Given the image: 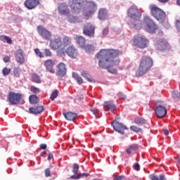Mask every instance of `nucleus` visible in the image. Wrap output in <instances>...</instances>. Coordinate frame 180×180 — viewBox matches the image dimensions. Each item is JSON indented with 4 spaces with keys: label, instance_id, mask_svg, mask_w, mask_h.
Returning a JSON list of instances; mask_svg holds the SVG:
<instances>
[{
    "label": "nucleus",
    "instance_id": "1",
    "mask_svg": "<svg viewBox=\"0 0 180 180\" xmlns=\"http://www.w3.org/2000/svg\"><path fill=\"white\" fill-rule=\"evenodd\" d=\"M69 5L71 12L75 15H78L86 5V8L83 11V16L85 19L91 18L98 9L94 1H87L86 0H69Z\"/></svg>",
    "mask_w": 180,
    "mask_h": 180
},
{
    "label": "nucleus",
    "instance_id": "2",
    "mask_svg": "<svg viewBox=\"0 0 180 180\" xmlns=\"http://www.w3.org/2000/svg\"><path fill=\"white\" fill-rule=\"evenodd\" d=\"M96 58L99 60L98 65L100 68L107 70L108 72L113 74V50H101L96 55Z\"/></svg>",
    "mask_w": 180,
    "mask_h": 180
},
{
    "label": "nucleus",
    "instance_id": "3",
    "mask_svg": "<svg viewBox=\"0 0 180 180\" xmlns=\"http://www.w3.org/2000/svg\"><path fill=\"white\" fill-rule=\"evenodd\" d=\"M128 16L131 20L128 22L130 29L140 30L143 27V22L140 20L141 18V12L136 6H131L128 10Z\"/></svg>",
    "mask_w": 180,
    "mask_h": 180
},
{
    "label": "nucleus",
    "instance_id": "4",
    "mask_svg": "<svg viewBox=\"0 0 180 180\" xmlns=\"http://www.w3.org/2000/svg\"><path fill=\"white\" fill-rule=\"evenodd\" d=\"M153 67V59L150 56H142L139 69L136 72L137 77H143Z\"/></svg>",
    "mask_w": 180,
    "mask_h": 180
},
{
    "label": "nucleus",
    "instance_id": "5",
    "mask_svg": "<svg viewBox=\"0 0 180 180\" xmlns=\"http://www.w3.org/2000/svg\"><path fill=\"white\" fill-rule=\"evenodd\" d=\"M149 8L150 9L153 16L157 19V20H159L160 22L165 20V12H164L161 8L157 7L155 5H150Z\"/></svg>",
    "mask_w": 180,
    "mask_h": 180
},
{
    "label": "nucleus",
    "instance_id": "6",
    "mask_svg": "<svg viewBox=\"0 0 180 180\" xmlns=\"http://www.w3.org/2000/svg\"><path fill=\"white\" fill-rule=\"evenodd\" d=\"M144 22L146 25V32L150 34L155 33V30L158 29V26L155 25V22H154V21H153L148 16L144 17Z\"/></svg>",
    "mask_w": 180,
    "mask_h": 180
},
{
    "label": "nucleus",
    "instance_id": "7",
    "mask_svg": "<svg viewBox=\"0 0 180 180\" xmlns=\"http://www.w3.org/2000/svg\"><path fill=\"white\" fill-rule=\"evenodd\" d=\"M22 99V94L11 91L8 95V101L11 105H18L20 103Z\"/></svg>",
    "mask_w": 180,
    "mask_h": 180
},
{
    "label": "nucleus",
    "instance_id": "8",
    "mask_svg": "<svg viewBox=\"0 0 180 180\" xmlns=\"http://www.w3.org/2000/svg\"><path fill=\"white\" fill-rule=\"evenodd\" d=\"M134 46H147L148 44V39L143 35H135L133 38Z\"/></svg>",
    "mask_w": 180,
    "mask_h": 180
},
{
    "label": "nucleus",
    "instance_id": "9",
    "mask_svg": "<svg viewBox=\"0 0 180 180\" xmlns=\"http://www.w3.org/2000/svg\"><path fill=\"white\" fill-rule=\"evenodd\" d=\"M37 29L39 34H40L42 39L44 40H50V39H51V32L47 30V29L41 25H39Z\"/></svg>",
    "mask_w": 180,
    "mask_h": 180
},
{
    "label": "nucleus",
    "instance_id": "10",
    "mask_svg": "<svg viewBox=\"0 0 180 180\" xmlns=\"http://www.w3.org/2000/svg\"><path fill=\"white\" fill-rule=\"evenodd\" d=\"M83 33L86 36H89V37H94V34H95V26L91 22L87 23L84 27Z\"/></svg>",
    "mask_w": 180,
    "mask_h": 180
},
{
    "label": "nucleus",
    "instance_id": "11",
    "mask_svg": "<svg viewBox=\"0 0 180 180\" xmlns=\"http://www.w3.org/2000/svg\"><path fill=\"white\" fill-rule=\"evenodd\" d=\"M56 75L58 77H65L67 75V68L64 63L60 62L57 65Z\"/></svg>",
    "mask_w": 180,
    "mask_h": 180
},
{
    "label": "nucleus",
    "instance_id": "12",
    "mask_svg": "<svg viewBox=\"0 0 180 180\" xmlns=\"http://www.w3.org/2000/svg\"><path fill=\"white\" fill-rule=\"evenodd\" d=\"M58 11L60 15L63 16H67V15H70V8H68V5L65 3H62L58 5Z\"/></svg>",
    "mask_w": 180,
    "mask_h": 180
},
{
    "label": "nucleus",
    "instance_id": "13",
    "mask_svg": "<svg viewBox=\"0 0 180 180\" xmlns=\"http://www.w3.org/2000/svg\"><path fill=\"white\" fill-rule=\"evenodd\" d=\"M38 5H40V0H26L24 2V6L29 10L34 9Z\"/></svg>",
    "mask_w": 180,
    "mask_h": 180
},
{
    "label": "nucleus",
    "instance_id": "14",
    "mask_svg": "<svg viewBox=\"0 0 180 180\" xmlns=\"http://www.w3.org/2000/svg\"><path fill=\"white\" fill-rule=\"evenodd\" d=\"M44 65L47 71H49V72H51V74H54V72H56V70H54V65H56V61H54L53 60L49 59L45 60Z\"/></svg>",
    "mask_w": 180,
    "mask_h": 180
},
{
    "label": "nucleus",
    "instance_id": "15",
    "mask_svg": "<svg viewBox=\"0 0 180 180\" xmlns=\"http://www.w3.org/2000/svg\"><path fill=\"white\" fill-rule=\"evenodd\" d=\"M155 113L158 117L162 119L167 115V108L165 106L159 105L155 109Z\"/></svg>",
    "mask_w": 180,
    "mask_h": 180
},
{
    "label": "nucleus",
    "instance_id": "16",
    "mask_svg": "<svg viewBox=\"0 0 180 180\" xmlns=\"http://www.w3.org/2000/svg\"><path fill=\"white\" fill-rule=\"evenodd\" d=\"M66 54H68L70 58L75 59L78 58V51H77V49H75L74 46H68L66 49Z\"/></svg>",
    "mask_w": 180,
    "mask_h": 180
},
{
    "label": "nucleus",
    "instance_id": "17",
    "mask_svg": "<svg viewBox=\"0 0 180 180\" xmlns=\"http://www.w3.org/2000/svg\"><path fill=\"white\" fill-rule=\"evenodd\" d=\"M114 130L115 131H117L118 133H120L121 134H123L124 133V130H127V127L126 126L123 125L119 122H115L113 126Z\"/></svg>",
    "mask_w": 180,
    "mask_h": 180
},
{
    "label": "nucleus",
    "instance_id": "18",
    "mask_svg": "<svg viewBox=\"0 0 180 180\" xmlns=\"http://www.w3.org/2000/svg\"><path fill=\"white\" fill-rule=\"evenodd\" d=\"M15 60L18 64L21 65L25 64V56H23V51L18 50L15 53Z\"/></svg>",
    "mask_w": 180,
    "mask_h": 180
},
{
    "label": "nucleus",
    "instance_id": "19",
    "mask_svg": "<svg viewBox=\"0 0 180 180\" xmlns=\"http://www.w3.org/2000/svg\"><path fill=\"white\" fill-rule=\"evenodd\" d=\"M63 116L66 119V120H69L70 122H72L78 117V114L72 112H63Z\"/></svg>",
    "mask_w": 180,
    "mask_h": 180
},
{
    "label": "nucleus",
    "instance_id": "20",
    "mask_svg": "<svg viewBox=\"0 0 180 180\" xmlns=\"http://www.w3.org/2000/svg\"><path fill=\"white\" fill-rule=\"evenodd\" d=\"M53 50H56V53L58 56H65V53H67V49H65V46H52Z\"/></svg>",
    "mask_w": 180,
    "mask_h": 180
},
{
    "label": "nucleus",
    "instance_id": "21",
    "mask_svg": "<svg viewBox=\"0 0 180 180\" xmlns=\"http://www.w3.org/2000/svg\"><path fill=\"white\" fill-rule=\"evenodd\" d=\"M98 18L100 20H106L108 19V11L105 8H100Z\"/></svg>",
    "mask_w": 180,
    "mask_h": 180
},
{
    "label": "nucleus",
    "instance_id": "22",
    "mask_svg": "<svg viewBox=\"0 0 180 180\" xmlns=\"http://www.w3.org/2000/svg\"><path fill=\"white\" fill-rule=\"evenodd\" d=\"M44 110V108L43 106H37L36 108H30L29 112L31 113V115H40L41 112Z\"/></svg>",
    "mask_w": 180,
    "mask_h": 180
},
{
    "label": "nucleus",
    "instance_id": "23",
    "mask_svg": "<svg viewBox=\"0 0 180 180\" xmlns=\"http://www.w3.org/2000/svg\"><path fill=\"white\" fill-rule=\"evenodd\" d=\"M119 56H122V51L119 50H114L113 51V61H114V65H117L120 63V60L117 58Z\"/></svg>",
    "mask_w": 180,
    "mask_h": 180
},
{
    "label": "nucleus",
    "instance_id": "24",
    "mask_svg": "<svg viewBox=\"0 0 180 180\" xmlns=\"http://www.w3.org/2000/svg\"><path fill=\"white\" fill-rule=\"evenodd\" d=\"M103 105L106 112H113V103L112 101H105Z\"/></svg>",
    "mask_w": 180,
    "mask_h": 180
},
{
    "label": "nucleus",
    "instance_id": "25",
    "mask_svg": "<svg viewBox=\"0 0 180 180\" xmlns=\"http://www.w3.org/2000/svg\"><path fill=\"white\" fill-rule=\"evenodd\" d=\"M134 122L135 124H137L138 126H144V124L147 123V121L146 120V119L140 117H135Z\"/></svg>",
    "mask_w": 180,
    "mask_h": 180
},
{
    "label": "nucleus",
    "instance_id": "26",
    "mask_svg": "<svg viewBox=\"0 0 180 180\" xmlns=\"http://www.w3.org/2000/svg\"><path fill=\"white\" fill-rule=\"evenodd\" d=\"M149 178L151 180H165L167 177L164 174H160L159 176L155 174H150Z\"/></svg>",
    "mask_w": 180,
    "mask_h": 180
},
{
    "label": "nucleus",
    "instance_id": "27",
    "mask_svg": "<svg viewBox=\"0 0 180 180\" xmlns=\"http://www.w3.org/2000/svg\"><path fill=\"white\" fill-rule=\"evenodd\" d=\"M154 43L155 44H158V46H168V41L161 38H156L154 40Z\"/></svg>",
    "mask_w": 180,
    "mask_h": 180
},
{
    "label": "nucleus",
    "instance_id": "28",
    "mask_svg": "<svg viewBox=\"0 0 180 180\" xmlns=\"http://www.w3.org/2000/svg\"><path fill=\"white\" fill-rule=\"evenodd\" d=\"M31 77L33 82H35L36 84L41 83V79H40V76L37 75V73H32Z\"/></svg>",
    "mask_w": 180,
    "mask_h": 180
},
{
    "label": "nucleus",
    "instance_id": "29",
    "mask_svg": "<svg viewBox=\"0 0 180 180\" xmlns=\"http://www.w3.org/2000/svg\"><path fill=\"white\" fill-rule=\"evenodd\" d=\"M29 101L31 105H37V103H39V97L36 95H31L29 98Z\"/></svg>",
    "mask_w": 180,
    "mask_h": 180
},
{
    "label": "nucleus",
    "instance_id": "30",
    "mask_svg": "<svg viewBox=\"0 0 180 180\" xmlns=\"http://www.w3.org/2000/svg\"><path fill=\"white\" fill-rule=\"evenodd\" d=\"M137 150H139V145L134 143L127 149V153L130 154L132 151H137Z\"/></svg>",
    "mask_w": 180,
    "mask_h": 180
},
{
    "label": "nucleus",
    "instance_id": "31",
    "mask_svg": "<svg viewBox=\"0 0 180 180\" xmlns=\"http://www.w3.org/2000/svg\"><path fill=\"white\" fill-rule=\"evenodd\" d=\"M68 19L70 23H78L79 22V18L71 15L68 16Z\"/></svg>",
    "mask_w": 180,
    "mask_h": 180
},
{
    "label": "nucleus",
    "instance_id": "32",
    "mask_svg": "<svg viewBox=\"0 0 180 180\" xmlns=\"http://www.w3.org/2000/svg\"><path fill=\"white\" fill-rule=\"evenodd\" d=\"M61 45V38L58 37L56 39L51 40L50 46H60Z\"/></svg>",
    "mask_w": 180,
    "mask_h": 180
},
{
    "label": "nucleus",
    "instance_id": "33",
    "mask_svg": "<svg viewBox=\"0 0 180 180\" xmlns=\"http://www.w3.org/2000/svg\"><path fill=\"white\" fill-rule=\"evenodd\" d=\"M82 77L86 78V79L89 82H95V80H94V79H92L91 75H89V74L86 73V72H85V71L82 72Z\"/></svg>",
    "mask_w": 180,
    "mask_h": 180
},
{
    "label": "nucleus",
    "instance_id": "34",
    "mask_svg": "<svg viewBox=\"0 0 180 180\" xmlns=\"http://www.w3.org/2000/svg\"><path fill=\"white\" fill-rule=\"evenodd\" d=\"M0 40H1V41H6L8 44H12V39L8 36L1 35Z\"/></svg>",
    "mask_w": 180,
    "mask_h": 180
},
{
    "label": "nucleus",
    "instance_id": "35",
    "mask_svg": "<svg viewBox=\"0 0 180 180\" xmlns=\"http://www.w3.org/2000/svg\"><path fill=\"white\" fill-rule=\"evenodd\" d=\"M72 77L75 79H76L77 82L79 84V85H81V84H83L82 78L78 75V74L73 72Z\"/></svg>",
    "mask_w": 180,
    "mask_h": 180
},
{
    "label": "nucleus",
    "instance_id": "36",
    "mask_svg": "<svg viewBox=\"0 0 180 180\" xmlns=\"http://www.w3.org/2000/svg\"><path fill=\"white\" fill-rule=\"evenodd\" d=\"M86 40L84 37H77V42L78 43L79 46H85Z\"/></svg>",
    "mask_w": 180,
    "mask_h": 180
},
{
    "label": "nucleus",
    "instance_id": "37",
    "mask_svg": "<svg viewBox=\"0 0 180 180\" xmlns=\"http://www.w3.org/2000/svg\"><path fill=\"white\" fill-rule=\"evenodd\" d=\"M20 68H14L13 71L14 77L19 78L20 77Z\"/></svg>",
    "mask_w": 180,
    "mask_h": 180
},
{
    "label": "nucleus",
    "instance_id": "38",
    "mask_svg": "<svg viewBox=\"0 0 180 180\" xmlns=\"http://www.w3.org/2000/svg\"><path fill=\"white\" fill-rule=\"evenodd\" d=\"M130 129L135 133H141L143 131V129H141V128H139L137 126L134 125L131 126Z\"/></svg>",
    "mask_w": 180,
    "mask_h": 180
},
{
    "label": "nucleus",
    "instance_id": "39",
    "mask_svg": "<svg viewBox=\"0 0 180 180\" xmlns=\"http://www.w3.org/2000/svg\"><path fill=\"white\" fill-rule=\"evenodd\" d=\"M11 68H8V67H5L3 70H2V74L4 75V77H6L8 75H9L11 74Z\"/></svg>",
    "mask_w": 180,
    "mask_h": 180
},
{
    "label": "nucleus",
    "instance_id": "40",
    "mask_svg": "<svg viewBox=\"0 0 180 180\" xmlns=\"http://www.w3.org/2000/svg\"><path fill=\"white\" fill-rule=\"evenodd\" d=\"M78 169H79V165H78L77 163L73 164L72 172L75 174V175L78 174Z\"/></svg>",
    "mask_w": 180,
    "mask_h": 180
},
{
    "label": "nucleus",
    "instance_id": "41",
    "mask_svg": "<svg viewBox=\"0 0 180 180\" xmlns=\"http://www.w3.org/2000/svg\"><path fill=\"white\" fill-rule=\"evenodd\" d=\"M58 96V91L55 90L52 92L50 99L51 101H54V99H56V98H57Z\"/></svg>",
    "mask_w": 180,
    "mask_h": 180
},
{
    "label": "nucleus",
    "instance_id": "42",
    "mask_svg": "<svg viewBox=\"0 0 180 180\" xmlns=\"http://www.w3.org/2000/svg\"><path fill=\"white\" fill-rule=\"evenodd\" d=\"M172 97L174 99H180V93L175 90L172 92Z\"/></svg>",
    "mask_w": 180,
    "mask_h": 180
},
{
    "label": "nucleus",
    "instance_id": "43",
    "mask_svg": "<svg viewBox=\"0 0 180 180\" xmlns=\"http://www.w3.org/2000/svg\"><path fill=\"white\" fill-rule=\"evenodd\" d=\"M63 41L64 46H68V44H70V43H71V39L68 37H64Z\"/></svg>",
    "mask_w": 180,
    "mask_h": 180
},
{
    "label": "nucleus",
    "instance_id": "44",
    "mask_svg": "<svg viewBox=\"0 0 180 180\" xmlns=\"http://www.w3.org/2000/svg\"><path fill=\"white\" fill-rule=\"evenodd\" d=\"M34 51L36 53V54L40 58H43V57H44V56L43 55V53H41L40 51V49H35Z\"/></svg>",
    "mask_w": 180,
    "mask_h": 180
},
{
    "label": "nucleus",
    "instance_id": "45",
    "mask_svg": "<svg viewBox=\"0 0 180 180\" xmlns=\"http://www.w3.org/2000/svg\"><path fill=\"white\" fill-rule=\"evenodd\" d=\"M30 91L31 92H32V94H39V92H40V90L38 88L34 87L33 86H31Z\"/></svg>",
    "mask_w": 180,
    "mask_h": 180
},
{
    "label": "nucleus",
    "instance_id": "46",
    "mask_svg": "<svg viewBox=\"0 0 180 180\" xmlns=\"http://www.w3.org/2000/svg\"><path fill=\"white\" fill-rule=\"evenodd\" d=\"M175 26L176 30H178V32H180V18L176 20Z\"/></svg>",
    "mask_w": 180,
    "mask_h": 180
},
{
    "label": "nucleus",
    "instance_id": "47",
    "mask_svg": "<svg viewBox=\"0 0 180 180\" xmlns=\"http://www.w3.org/2000/svg\"><path fill=\"white\" fill-rule=\"evenodd\" d=\"M46 57H51L52 54H51V51H50V49H44V51Z\"/></svg>",
    "mask_w": 180,
    "mask_h": 180
},
{
    "label": "nucleus",
    "instance_id": "48",
    "mask_svg": "<svg viewBox=\"0 0 180 180\" xmlns=\"http://www.w3.org/2000/svg\"><path fill=\"white\" fill-rule=\"evenodd\" d=\"M89 174L88 173H79V179H81V178H88L89 176Z\"/></svg>",
    "mask_w": 180,
    "mask_h": 180
},
{
    "label": "nucleus",
    "instance_id": "49",
    "mask_svg": "<svg viewBox=\"0 0 180 180\" xmlns=\"http://www.w3.org/2000/svg\"><path fill=\"white\" fill-rule=\"evenodd\" d=\"M44 172H45V176H46V178H49V176H51L50 168L46 169Z\"/></svg>",
    "mask_w": 180,
    "mask_h": 180
},
{
    "label": "nucleus",
    "instance_id": "50",
    "mask_svg": "<svg viewBox=\"0 0 180 180\" xmlns=\"http://www.w3.org/2000/svg\"><path fill=\"white\" fill-rule=\"evenodd\" d=\"M113 74H115V76L114 77L116 79V84H119V75H117V70H114Z\"/></svg>",
    "mask_w": 180,
    "mask_h": 180
},
{
    "label": "nucleus",
    "instance_id": "51",
    "mask_svg": "<svg viewBox=\"0 0 180 180\" xmlns=\"http://www.w3.org/2000/svg\"><path fill=\"white\" fill-rule=\"evenodd\" d=\"M70 179H79V174L78 173L77 174H74L70 176Z\"/></svg>",
    "mask_w": 180,
    "mask_h": 180
},
{
    "label": "nucleus",
    "instance_id": "52",
    "mask_svg": "<svg viewBox=\"0 0 180 180\" xmlns=\"http://www.w3.org/2000/svg\"><path fill=\"white\" fill-rule=\"evenodd\" d=\"M122 179H124V176H117L115 175L113 180H122Z\"/></svg>",
    "mask_w": 180,
    "mask_h": 180
},
{
    "label": "nucleus",
    "instance_id": "53",
    "mask_svg": "<svg viewBox=\"0 0 180 180\" xmlns=\"http://www.w3.org/2000/svg\"><path fill=\"white\" fill-rule=\"evenodd\" d=\"M10 60H11V57L8 56H5L3 58V60L4 61V63H9Z\"/></svg>",
    "mask_w": 180,
    "mask_h": 180
},
{
    "label": "nucleus",
    "instance_id": "54",
    "mask_svg": "<svg viewBox=\"0 0 180 180\" xmlns=\"http://www.w3.org/2000/svg\"><path fill=\"white\" fill-rule=\"evenodd\" d=\"M162 25L164 26V27H165L166 29H170L171 28V25H169V23L168 22H163Z\"/></svg>",
    "mask_w": 180,
    "mask_h": 180
},
{
    "label": "nucleus",
    "instance_id": "55",
    "mask_svg": "<svg viewBox=\"0 0 180 180\" xmlns=\"http://www.w3.org/2000/svg\"><path fill=\"white\" fill-rule=\"evenodd\" d=\"M39 148L41 150H46V148H47V145H46L45 143H41L40 146H39Z\"/></svg>",
    "mask_w": 180,
    "mask_h": 180
},
{
    "label": "nucleus",
    "instance_id": "56",
    "mask_svg": "<svg viewBox=\"0 0 180 180\" xmlns=\"http://www.w3.org/2000/svg\"><path fill=\"white\" fill-rule=\"evenodd\" d=\"M134 168L136 171H140V165L139 163H136L134 165Z\"/></svg>",
    "mask_w": 180,
    "mask_h": 180
},
{
    "label": "nucleus",
    "instance_id": "57",
    "mask_svg": "<svg viewBox=\"0 0 180 180\" xmlns=\"http://www.w3.org/2000/svg\"><path fill=\"white\" fill-rule=\"evenodd\" d=\"M108 33H109V30L108 28H105L103 30V36H106V34H108Z\"/></svg>",
    "mask_w": 180,
    "mask_h": 180
},
{
    "label": "nucleus",
    "instance_id": "58",
    "mask_svg": "<svg viewBox=\"0 0 180 180\" xmlns=\"http://www.w3.org/2000/svg\"><path fill=\"white\" fill-rule=\"evenodd\" d=\"M162 131H163L165 136H168V134H169V131L167 129H163Z\"/></svg>",
    "mask_w": 180,
    "mask_h": 180
},
{
    "label": "nucleus",
    "instance_id": "59",
    "mask_svg": "<svg viewBox=\"0 0 180 180\" xmlns=\"http://www.w3.org/2000/svg\"><path fill=\"white\" fill-rule=\"evenodd\" d=\"M92 113H94V115H98V113H99V110L96 108H94L91 110Z\"/></svg>",
    "mask_w": 180,
    "mask_h": 180
},
{
    "label": "nucleus",
    "instance_id": "60",
    "mask_svg": "<svg viewBox=\"0 0 180 180\" xmlns=\"http://www.w3.org/2000/svg\"><path fill=\"white\" fill-rule=\"evenodd\" d=\"M82 49H85L86 51H88V50L92 49V46H82Z\"/></svg>",
    "mask_w": 180,
    "mask_h": 180
},
{
    "label": "nucleus",
    "instance_id": "61",
    "mask_svg": "<svg viewBox=\"0 0 180 180\" xmlns=\"http://www.w3.org/2000/svg\"><path fill=\"white\" fill-rule=\"evenodd\" d=\"M108 162L110 164H112V162H113V157H108Z\"/></svg>",
    "mask_w": 180,
    "mask_h": 180
},
{
    "label": "nucleus",
    "instance_id": "62",
    "mask_svg": "<svg viewBox=\"0 0 180 180\" xmlns=\"http://www.w3.org/2000/svg\"><path fill=\"white\" fill-rule=\"evenodd\" d=\"M53 154L52 153H49V155H48V160H53Z\"/></svg>",
    "mask_w": 180,
    "mask_h": 180
},
{
    "label": "nucleus",
    "instance_id": "63",
    "mask_svg": "<svg viewBox=\"0 0 180 180\" xmlns=\"http://www.w3.org/2000/svg\"><path fill=\"white\" fill-rule=\"evenodd\" d=\"M158 1L161 4H166V2H168V1H169V0H158Z\"/></svg>",
    "mask_w": 180,
    "mask_h": 180
},
{
    "label": "nucleus",
    "instance_id": "64",
    "mask_svg": "<svg viewBox=\"0 0 180 180\" xmlns=\"http://www.w3.org/2000/svg\"><path fill=\"white\" fill-rule=\"evenodd\" d=\"M119 115H116L115 116V120H114V124L116 123V122H118L117 120H119Z\"/></svg>",
    "mask_w": 180,
    "mask_h": 180
}]
</instances>
